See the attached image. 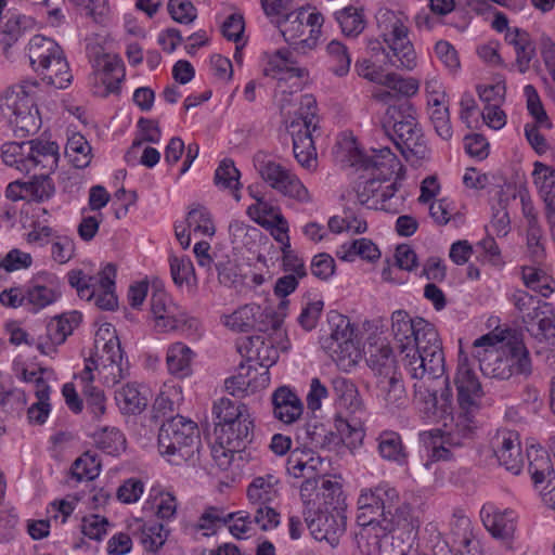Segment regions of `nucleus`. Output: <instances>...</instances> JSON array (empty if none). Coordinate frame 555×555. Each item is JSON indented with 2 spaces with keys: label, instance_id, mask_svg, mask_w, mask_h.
<instances>
[{
  "label": "nucleus",
  "instance_id": "1",
  "mask_svg": "<svg viewBox=\"0 0 555 555\" xmlns=\"http://www.w3.org/2000/svg\"><path fill=\"white\" fill-rule=\"evenodd\" d=\"M411 517V505L388 482L361 490L357 515L361 538H374L378 542L397 529L409 527Z\"/></svg>",
  "mask_w": 555,
  "mask_h": 555
},
{
  "label": "nucleus",
  "instance_id": "2",
  "mask_svg": "<svg viewBox=\"0 0 555 555\" xmlns=\"http://www.w3.org/2000/svg\"><path fill=\"white\" fill-rule=\"evenodd\" d=\"M95 353L86 360L83 371L77 376L82 387V393L87 410L94 418L101 417L106 411L104 392L92 385L95 370L103 382L115 385L125 377L127 361L124 362V353L118 337L111 331L109 325L100 328L94 339Z\"/></svg>",
  "mask_w": 555,
  "mask_h": 555
},
{
  "label": "nucleus",
  "instance_id": "3",
  "mask_svg": "<svg viewBox=\"0 0 555 555\" xmlns=\"http://www.w3.org/2000/svg\"><path fill=\"white\" fill-rule=\"evenodd\" d=\"M293 0H263L262 10L271 23L280 29L285 41L297 53H307L317 46L324 18L319 12L306 8L289 11Z\"/></svg>",
  "mask_w": 555,
  "mask_h": 555
},
{
  "label": "nucleus",
  "instance_id": "4",
  "mask_svg": "<svg viewBox=\"0 0 555 555\" xmlns=\"http://www.w3.org/2000/svg\"><path fill=\"white\" fill-rule=\"evenodd\" d=\"M383 128L406 162L418 165L428 157L429 149L416 109L409 101L388 106Z\"/></svg>",
  "mask_w": 555,
  "mask_h": 555
},
{
  "label": "nucleus",
  "instance_id": "5",
  "mask_svg": "<svg viewBox=\"0 0 555 555\" xmlns=\"http://www.w3.org/2000/svg\"><path fill=\"white\" fill-rule=\"evenodd\" d=\"M401 362L411 378L427 382H442L446 374V358L438 332L422 336L415 347H409L401 354Z\"/></svg>",
  "mask_w": 555,
  "mask_h": 555
},
{
  "label": "nucleus",
  "instance_id": "6",
  "mask_svg": "<svg viewBox=\"0 0 555 555\" xmlns=\"http://www.w3.org/2000/svg\"><path fill=\"white\" fill-rule=\"evenodd\" d=\"M30 65L42 76V80L57 89L66 88L72 81L68 63L61 47L51 38L36 35L27 49Z\"/></svg>",
  "mask_w": 555,
  "mask_h": 555
},
{
  "label": "nucleus",
  "instance_id": "7",
  "mask_svg": "<svg viewBox=\"0 0 555 555\" xmlns=\"http://www.w3.org/2000/svg\"><path fill=\"white\" fill-rule=\"evenodd\" d=\"M201 444L197 425L183 416H175L163 423L158 433L159 452L168 462L180 465L193 457Z\"/></svg>",
  "mask_w": 555,
  "mask_h": 555
},
{
  "label": "nucleus",
  "instance_id": "8",
  "mask_svg": "<svg viewBox=\"0 0 555 555\" xmlns=\"http://www.w3.org/2000/svg\"><path fill=\"white\" fill-rule=\"evenodd\" d=\"M377 25L380 37L388 47L386 64L402 70H412L416 66V53L408 36L403 17L393 11H379Z\"/></svg>",
  "mask_w": 555,
  "mask_h": 555
},
{
  "label": "nucleus",
  "instance_id": "9",
  "mask_svg": "<svg viewBox=\"0 0 555 555\" xmlns=\"http://www.w3.org/2000/svg\"><path fill=\"white\" fill-rule=\"evenodd\" d=\"M37 90L36 80H23L5 91L0 108L13 128L26 133L39 129L41 120L35 104Z\"/></svg>",
  "mask_w": 555,
  "mask_h": 555
},
{
  "label": "nucleus",
  "instance_id": "10",
  "mask_svg": "<svg viewBox=\"0 0 555 555\" xmlns=\"http://www.w3.org/2000/svg\"><path fill=\"white\" fill-rule=\"evenodd\" d=\"M526 332L537 341L544 343L555 337L554 307L524 289H516L509 296Z\"/></svg>",
  "mask_w": 555,
  "mask_h": 555
},
{
  "label": "nucleus",
  "instance_id": "11",
  "mask_svg": "<svg viewBox=\"0 0 555 555\" xmlns=\"http://www.w3.org/2000/svg\"><path fill=\"white\" fill-rule=\"evenodd\" d=\"M288 128L295 158L302 167L311 169L317 163L313 133L318 130L317 101L312 94L301 96L297 117Z\"/></svg>",
  "mask_w": 555,
  "mask_h": 555
},
{
  "label": "nucleus",
  "instance_id": "12",
  "mask_svg": "<svg viewBox=\"0 0 555 555\" xmlns=\"http://www.w3.org/2000/svg\"><path fill=\"white\" fill-rule=\"evenodd\" d=\"M328 325L331 334L322 338V348L339 370L348 372L357 365L360 358V350L354 341V325L346 315L336 311L330 312Z\"/></svg>",
  "mask_w": 555,
  "mask_h": 555
},
{
  "label": "nucleus",
  "instance_id": "13",
  "mask_svg": "<svg viewBox=\"0 0 555 555\" xmlns=\"http://www.w3.org/2000/svg\"><path fill=\"white\" fill-rule=\"evenodd\" d=\"M457 389V421L456 428L463 436L474 427L475 413L479 409L482 388L467 359L460 360L454 378Z\"/></svg>",
  "mask_w": 555,
  "mask_h": 555
},
{
  "label": "nucleus",
  "instance_id": "14",
  "mask_svg": "<svg viewBox=\"0 0 555 555\" xmlns=\"http://www.w3.org/2000/svg\"><path fill=\"white\" fill-rule=\"evenodd\" d=\"M150 304L155 328L158 332L167 333L176 330H181L188 334L198 332L199 321L190 317L164 291H155L151 296Z\"/></svg>",
  "mask_w": 555,
  "mask_h": 555
},
{
  "label": "nucleus",
  "instance_id": "15",
  "mask_svg": "<svg viewBox=\"0 0 555 555\" xmlns=\"http://www.w3.org/2000/svg\"><path fill=\"white\" fill-rule=\"evenodd\" d=\"M473 356L481 373L490 378L508 379L511 371L503 347V337L490 332L473 343Z\"/></svg>",
  "mask_w": 555,
  "mask_h": 555
},
{
  "label": "nucleus",
  "instance_id": "16",
  "mask_svg": "<svg viewBox=\"0 0 555 555\" xmlns=\"http://www.w3.org/2000/svg\"><path fill=\"white\" fill-rule=\"evenodd\" d=\"M224 325L238 333L257 331L267 333L276 331L281 320L272 310H262L260 306L251 304L240 307L232 314L224 317Z\"/></svg>",
  "mask_w": 555,
  "mask_h": 555
},
{
  "label": "nucleus",
  "instance_id": "17",
  "mask_svg": "<svg viewBox=\"0 0 555 555\" xmlns=\"http://www.w3.org/2000/svg\"><path fill=\"white\" fill-rule=\"evenodd\" d=\"M263 75L278 81V90L286 94L285 85L292 81L289 87L298 90L300 79L306 76V69L297 65L295 54L288 49H279L274 54L268 56L263 67Z\"/></svg>",
  "mask_w": 555,
  "mask_h": 555
},
{
  "label": "nucleus",
  "instance_id": "18",
  "mask_svg": "<svg viewBox=\"0 0 555 555\" xmlns=\"http://www.w3.org/2000/svg\"><path fill=\"white\" fill-rule=\"evenodd\" d=\"M437 332L434 324L423 318L412 319L404 310H396L391 314V334L398 345L400 354L409 347H415L422 336L429 332Z\"/></svg>",
  "mask_w": 555,
  "mask_h": 555
},
{
  "label": "nucleus",
  "instance_id": "19",
  "mask_svg": "<svg viewBox=\"0 0 555 555\" xmlns=\"http://www.w3.org/2000/svg\"><path fill=\"white\" fill-rule=\"evenodd\" d=\"M305 520L311 535L318 541H325L335 547L346 531V516L341 512H319L311 517V512L304 511Z\"/></svg>",
  "mask_w": 555,
  "mask_h": 555
},
{
  "label": "nucleus",
  "instance_id": "20",
  "mask_svg": "<svg viewBox=\"0 0 555 555\" xmlns=\"http://www.w3.org/2000/svg\"><path fill=\"white\" fill-rule=\"evenodd\" d=\"M349 162L351 166L366 171L371 170L372 175L375 173V177L384 180L395 173L399 166L398 158L387 146L371 149L370 154L362 153L354 147L350 153Z\"/></svg>",
  "mask_w": 555,
  "mask_h": 555
},
{
  "label": "nucleus",
  "instance_id": "21",
  "mask_svg": "<svg viewBox=\"0 0 555 555\" xmlns=\"http://www.w3.org/2000/svg\"><path fill=\"white\" fill-rule=\"evenodd\" d=\"M491 447L500 465L514 475L520 474L524 467V456L519 435L516 431L498 430L491 439Z\"/></svg>",
  "mask_w": 555,
  "mask_h": 555
},
{
  "label": "nucleus",
  "instance_id": "22",
  "mask_svg": "<svg viewBox=\"0 0 555 555\" xmlns=\"http://www.w3.org/2000/svg\"><path fill=\"white\" fill-rule=\"evenodd\" d=\"M532 179L544 204V217L555 243V168L535 162Z\"/></svg>",
  "mask_w": 555,
  "mask_h": 555
},
{
  "label": "nucleus",
  "instance_id": "23",
  "mask_svg": "<svg viewBox=\"0 0 555 555\" xmlns=\"http://www.w3.org/2000/svg\"><path fill=\"white\" fill-rule=\"evenodd\" d=\"M61 295L62 283L51 273L38 275L25 288L26 305L33 311H39L54 304Z\"/></svg>",
  "mask_w": 555,
  "mask_h": 555
},
{
  "label": "nucleus",
  "instance_id": "24",
  "mask_svg": "<svg viewBox=\"0 0 555 555\" xmlns=\"http://www.w3.org/2000/svg\"><path fill=\"white\" fill-rule=\"evenodd\" d=\"M81 322V313L70 311L55 317L46 326V336H40L38 349L43 354L55 351V346L63 344L75 327Z\"/></svg>",
  "mask_w": 555,
  "mask_h": 555
},
{
  "label": "nucleus",
  "instance_id": "25",
  "mask_svg": "<svg viewBox=\"0 0 555 555\" xmlns=\"http://www.w3.org/2000/svg\"><path fill=\"white\" fill-rule=\"evenodd\" d=\"M216 440L222 449L223 456L228 453L238 452L247 447L253 440L254 422L249 416L236 421L232 426L217 429Z\"/></svg>",
  "mask_w": 555,
  "mask_h": 555
},
{
  "label": "nucleus",
  "instance_id": "26",
  "mask_svg": "<svg viewBox=\"0 0 555 555\" xmlns=\"http://www.w3.org/2000/svg\"><path fill=\"white\" fill-rule=\"evenodd\" d=\"M269 384V372H258L257 369L242 365L238 374L225 379L224 387L233 397H244L266 388Z\"/></svg>",
  "mask_w": 555,
  "mask_h": 555
},
{
  "label": "nucleus",
  "instance_id": "27",
  "mask_svg": "<svg viewBox=\"0 0 555 555\" xmlns=\"http://www.w3.org/2000/svg\"><path fill=\"white\" fill-rule=\"evenodd\" d=\"M420 439L425 448L427 461L424 463L426 469L435 462L448 461L452 457V447L460 446L451 433H442L440 429H431L420 434Z\"/></svg>",
  "mask_w": 555,
  "mask_h": 555
},
{
  "label": "nucleus",
  "instance_id": "28",
  "mask_svg": "<svg viewBox=\"0 0 555 555\" xmlns=\"http://www.w3.org/2000/svg\"><path fill=\"white\" fill-rule=\"evenodd\" d=\"M26 159L25 173L34 169H40L42 172L51 173L57 168L60 153L59 145L52 141L29 140V149Z\"/></svg>",
  "mask_w": 555,
  "mask_h": 555
},
{
  "label": "nucleus",
  "instance_id": "29",
  "mask_svg": "<svg viewBox=\"0 0 555 555\" xmlns=\"http://www.w3.org/2000/svg\"><path fill=\"white\" fill-rule=\"evenodd\" d=\"M441 385L443 388L439 395L436 389L428 390V399L425 400V412L431 421L441 422L443 426H448V422L456 424L457 416L455 417L453 414V395L449 378H444Z\"/></svg>",
  "mask_w": 555,
  "mask_h": 555
},
{
  "label": "nucleus",
  "instance_id": "30",
  "mask_svg": "<svg viewBox=\"0 0 555 555\" xmlns=\"http://www.w3.org/2000/svg\"><path fill=\"white\" fill-rule=\"evenodd\" d=\"M35 25L30 16L22 14L17 10H8L1 12L0 20V40L4 50L11 48Z\"/></svg>",
  "mask_w": 555,
  "mask_h": 555
},
{
  "label": "nucleus",
  "instance_id": "31",
  "mask_svg": "<svg viewBox=\"0 0 555 555\" xmlns=\"http://www.w3.org/2000/svg\"><path fill=\"white\" fill-rule=\"evenodd\" d=\"M273 415L284 424L295 423L304 412L299 397L287 386L279 387L271 396Z\"/></svg>",
  "mask_w": 555,
  "mask_h": 555
},
{
  "label": "nucleus",
  "instance_id": "32",
  "mask_svg": "<svg viewBox=\"0 0 555 555\" xmlns=\"http://www.w3.org/2000/svg\"><path fill=\"white\" fill-rule=\"evenodd\" d=\"M480 517L487 530L495 538H511L516 529V516L512 509L500 511L493 504H485Z\"/></svg>",
  "mask_w": 555,
  "mask_h": 555
},
{
  "label": "nucleus",
  "instance_id": "33",
  "mask_svg": "<svg viewBox=\"0 0 555 555\" xmlns=\"http://www.w3.org/2000/svg\"><path fill=\"white\" fill-rule=\"evenodd\" d=\"M93 68L101 75L105 86V94L118 92L125 77V67L121 59L115 54H98L93 60Z\"/></svg>",
  "mask_w": 555,
  "mask_h": 555
},
{
  "label": "nucleus",
  "instance_id": "34",
  "mask_svg": "<svg viewBox=\"0 0 555 555\" xmlns=\"http://www.w3.org/2000/svg\"><path fill=\"white\" fill-rule=\"evenodd\" d=\"M324 461L310 449L291 451L286 461L287 473L295 478L313 477L323 469Z\"/></svg>",
  "mask_w": 555,
  "mask_h": 555
},
{
  "label": "nucleus",
  "instance_id": "35",
  "mask_svg": "<svg viewBox=\"0 0 555 555\" xmlns=\"http://www.w3.org/2000/svg\"><path fill=\"white\" fill-rule=\"evenodd\" d=\"M505 41L514 48L516 55L515 66L520 74H525L530 68V63L535 56V44L529 33L525 29L513 27L507 30Z\"/></svg>",
  "mask_w": 555,
  "mask_h": 555
},
{
  "label": "nucleus",
  "instance_id": "36",
  "mask_svg": "<svg viewBox=\"0 0 555 555\" xmlns=\"http://www.w3.org/2000/svg\"><path fill=\"white\" fill-rule=\"evenodd\" d=\"M378 455L387 462L403 466L408 463L409 453L399 433L383 430L376 438Z\"/></svg>",
  "mask_w": 555,
  "mask_h": 555
},
{
  "label": "nucleus",
  "instance_id": "37",
  "mask_svg": "<svg viewBox=\"0 0 555 555\" xmlns=\"http://www.w3.org/2000/svg\"><path fill=\"white\" fill-rule=\"evenodd\" d=\"M280 495V479L274 474L255 477L247 487L250 505L271 504Z\"/></svg>",
  "mask_w": 555,
  "mask_h": 555
},
{
  "label": "nucleus",
  "instance_id": "38",
  "mask_svg": "<svg viewBox=\"0 0 555 555\" xmlns=\"http://www.w3.org/2000/svg\"><path fill=\"white\" fill-rule=\"evenodd\" d=\"M194 357V351L185 344L181 341L171 344L166 353L168 372L178 378L190 376Z\"/></svg>",
  "mask_w": 555,
  "mask_h": 555
},
{
  "label": "nucleus",
  "instance_id": "39",
  "mask_svg": "<svg viewBox=\"0 0 555 555\" xmlns=\"http://www.w3.org/2000/svg\"><path fill=\"white\" fill-rule=\"evenodd\" d=\"M212 414L216 420L215 434L217 429L232 426L236 421L250 415L246 404L229 398H220L216 401L212 405Z\"/></svg>",
  "mask_w": 555,
  "mask_h": 555
},
{
  "label": "nucleus",
  "instance_id": "40",
  "mask_svg": "<svg viewBox=\"0 0 555 555\" xmlns=\"http://www.w3.org/2000/svg\"><path fill=\"white\" fill-rule=\"evenodd\" d=\"M528 472L534 486L546 482L550 485L555 479V470L548 453L542 448L531 447L528 452Z\"/></svg>",
  "mask_w": 555,
  "mask_h": 555
},
{
  "label": "nucleus",
  "instance_id": "41",
  "mask_svg": "<svg viewBox=\"0 0 555 555\" xmlns=\"http://www.w3.org/2000/svg\"><path fill=\"white\" fill-rule=\"evenodd\" d=\"M376 397L387 408H399L405 402V390L398 374L389 377H377L375 386Z\"/></svg>",
  "mask_w": 555,
  "mask_h": 555
},
{
  "label": "nucleus",
  "instance_id": "42",
  "mask_svg": "<svg viewBox=\"0 0 555 555\" xmlns=\"http://www.w3.org/2000/svg\"><path fill=\"white\" fill-rule=\"evenodd\" d=\"M504 352L508 361L511 377H529L532 373L530 352L522 341L504 343Z\"/></svg>",
  "mask_w": 555,
  "mask_h": 555
},
{
  "label": "nucleus",
  "instance_id": "43",
  "mask_svg": "<svg viewBox=\"0 0 555 555\" xmlns=\"http://www.w3.org/2000/svg\"><path fill=\"white\" fill-rule=\"evenodd\" d=\"M332 388L343 406L351 413L363 412V401L357 386L350 379L337 376L332 379Z\"/></svg>",
  "mask_w": 555,
  "mask_h": 555
},
{
  "label": "nucleus",
  "instance_id": "44",
  "mask_svg": "<svg viewBox=\"0 0 555 555\" xmlns=\"http://www.w3.org/2000/svg\"><path fill=\"white\" fill-rule=\"evenodd\" d=\"M336 255L344 261H353L357 256L367 261H375L380 257V251L371 240L362 237L343 244Z\"/></svg>",
  "mask_w": 555,
  "mask_h": 555
},
{
  "label": "nucleus",
  "instance_id": "45",
  "mask_svg": "<svg viewBox=\"0 0 555 555\" xmlns=\"http://www.w3.org/2000/svg\"><path fill=\"white\" fill-rule=\"evenodd\" d=\"M369 367L377 377H389L397 374L396 359L392 349L388 345L374 347L370 350V356L366 360Z\"/></svg>",
  "mask_w": 555,
  "mask_h": 555
},
{
  "label": "nucleus",
  "instance_id": "46",
  "mask_svg": "<svg viewBox=\"0 0 555 555\" xmlns=\"http://www.w3.org/2000/svg\"><path fill=\"white\" fill-rule=\"evenodd\" d=\"M521 279L526 287L547 298L554 292L553 278L541 267L525 266L521 269Z\"/></svg>",
  "mask_w": 555,
  "mask_h": 555
},
{
  "label": "nucleus",
  "instance_id": "47",
  "mask_svg": "<svg viewBox=\"0 0 555 555\" xmlns=\"http://www.w3.org/2000/svg\"><path fill=\"white\" fill-rule=\"evenodd\" d=\"M253 162L260 178L271 189L278 184V181L283 178L284 173L289 169L263 152L256 153Z\"/></svg>",
  "mask_w": 555,
  "mask_h": 555
},
{
  "label": "nucleus",
  "instance_id": "48",
  "mask_svg": "<svg viewBox=\"0 0 555 555\" xmlns=\"http://www.w3.org/2000/svg\"><path fill=\"white\" fill-rule=\"evenodd\" d=\"M273 190L300 204H308L312 201L308 189L291 169L278 181Z\"/></svg>",
  "mask_w": 555,
  "mask_h": 555
},
{
  "label": "nucleus",
  "instance_id": "49",
  "mask_svg": "<svg viewBox=\"0 0 555 555\" xmlns=\"http://www.w3.org/2000/svg\"><path fill=\"white\" fill-rule=\"evenodd\" d=\"M115 400L125 414H138L146 406V398L135 384H126L115 393Z\"/></svg>",
  "mask_w": 555,
  "mask_h": 555
},
{
  "label": "nucleus",
  "instance_id": "50",
  "mask_svg": "<svg viewBox=\"0 0 555 555\" xmlns=\"http://www.w3.org/2000/svg\"><path fill=\"white\" fill-rule=\"evenodd\" d=\"M240 177V170L235 167L234 162L225 158L217 167L214 181L218 188L231 190L234 198L240 201L238 190L242 186Z\"/></svg>",
  "mask_w": 555,
  "mask_h": 555
},
{
  "label": "nucleus",
  "instance_id": "51",
  "mask_svg": "<svg viewBox=\"0 0 555 555\" xmlns=\"http://www.w3.org/2000/svg\"><path fill=\"white\" fill-rule=\"evenodd\" d=\"M335 20L338 22L343 34L349 37H357L365 28L362 9L346 7L335 12Z\"/></svg>",
  "mask_w": 555,
  "mask_h": 555
},
{
  "label": "nucleus",
  "instance_id": "52",
  "mask_svg": "<svg viewBox=\"0 0 555 555\" xmlns=\"http://www.w3.org/2000/svg\"><path fill=\"white\" fill-rule=\"evenodd\" d=\"M65 154L75 168H86L91 162V146L81 134H74L67 141Z\"/></svg>",
  "mask_w": 555,
  "mask_h": 555
},
{
  "label": "nucleus",
  "instance_id": "53",
  "mask_svg": "<svg viewBox=\"0 0 555 555\" xmlns=\"http://www.w3.org/2000/svg\"><path fill=\"white\" fill-rule=\"evenodd\" d=\"M249 343V351L258 360L262 371L269 372V367L273 365L279 358V351L273 346L272 340L258 335L250 337Z\"/></svg>",
  "mask_w": 555,
  "mask_h": 555
},
{
  "label": "nucleus",
  "instance_id": "54",
  "mask_svg": "<svg viewBox=\"0 0 555 555\" xmlns=\"http://www.w3.org/2000/svg\"><path fill=\"white\" fill-rule=\"evenodd\" d=\"M331 70L339 77L349 73L351 56L347 47L340 41L334 39L326 47Z\"/></svg>",
  "mask_w": 555,
  "mask_h": 555
},
{
  "label": "nucleus",
  "instance_id": "55",
  "mask_svg": "<svg viewBox=\"0 0 555 555\" xmlns=\"http://www.w3.org/2000/svg\"><path fill=\"white\" fill-rule=\"evenodd\" d=\"M55 193V185L50 178V173L41 172L26 182V195L28 199L44 202L50 199Z\"/></svg>",
  "mask_w": 555,
  "mask_h": 555
},
{
  "label": "nucleus",
  "instance_id": "56",
  "mask_svg": "<svg viewBox=\"0 0 555 555\" xmlns=\"http://www.w3.org/2000/svg\"><path fill=\"white\" fill-rule=\"evenodd\" d=\"M95 443L99 449L107 454H118L126 448V438L116 427H104L95 435Z\"/></svg>",
  "mask_w": 555,
  "mask_h": 555
},
{
  "label": "nucleus",
  "instance_id": "57",
  "mask_svg": "<svg viewBox=\"0 0 555 555\" xmlns=\"http://www.w3.org/2000/svg\"><path fill=\"white\" fill-rule=\"evenodd\" d=\"M29 141L25 142H7L1 147L3 162L11 167L16 168L21 172L26 170L27 152Z\"/></svg>",
  "mask_w": 555,
  "mask_h": 555
},
{
  "label": "nucleus",
  "instance_id": "58",
  "mask_svg": "<svg viewBox=\"0 0 555 555\" xmlns=\"http://www.w3.org/2000/svg\"><path fill=\"white\" fill-rule=\"evenodd\" d=\"M188 228L194 234H202L212 236L215 234V227L209 211L202 206L191 209L186 218Z\"/></svg>",
  "mask_w": 555,
  "mask_h": 555
},
{
  "label": "nucleus",
  "instance_id": "59",
  "mask_svg": "<svg viewBox=\"0 0 555 555\" xmlns=\"http://www.w3.org/2000/svg\"><path fill=\"white\" fill-rule=\"evenodd\" d=\"M100 462L94 455L85 453L72 466V476L77 481L93 480L100 474Z\"/></svg>",
  "mask_w": 555,
  "mask_h": 555
},
{
  "label": "nucleus",
  "instance_id": "60",
  "mask_svg": "<svg viewBox=\"0 0 555 555\" xmlns=\"http://www.w3.org/2000/svg\"><path fill=\"white\" fill-rule=\"evenodd\" d=\"M167 535L163 524L152 521L142 527L141 542L147 551L156 552L165 544Z\"/></svg>",
  "mask_w": 555,
  "mask_h": 555
},
{
  "label": "nucleus",
  "instance_id": "61",
  "mask_svg": "<svg viewBox=\"0 0 555 555\" xmlns=\"http://www.w3.org/2000/svg\"><path fill=\"white\" fill-rule=\"evenodd\" d=\"M320 490L325 505L332 508L333 512L344 513L346 498L338 481L322 479Z\"/></svg>",
  "mask_w": 555,
  "mask_h": 555
},
{
  "label": "nucleus",
  "instance_id": "62",
  "mask_svg": "<svg viewBox=\"0 0 555 555\" xmlns=\"http://www.w3.org/2000/svg\"><path fill=\"white\" fill-rule=\"evenodd\" d=\"M0 509V543H9L15 539L18 530V516L15 508L3 505Z\"/></svg>",
  "mask_w": 555,
  "mask_h": 555
},
{
  "label": "nucleus",
  "instance_id": "63",
  "mask_svg": "<svg viewBox=\"0 0 555 555\" xmlns=\"http://www.w3.org/2000/svg\"><path fill=\"white\" fill-rule=\"evenodd\" d=\"M524 93L527 98L528 111L530 115L534 118V124H538L542 128L550 129L552 127V124L542 106L535 88L531 85H527L524 88Z\"/></svg>",
  "mask_w": 555,
  "mask_h": 555
},
{
  "label": "nucleus",
  "instance_id": "64",
  "mask_svg": "<svg viewBox=\"0 0 555 555\" xmlns=\"http://www.w3.org/2000/svg\"><path fill=\"white\" fill-rule=\"evenodd\" d=\"M383 86L404 96H413L418 92L420 81L413 77H401L395 73H388Z\"/></svg>",
  "mask_w": 555,
  "mask_h": 555
}]
</instances>
